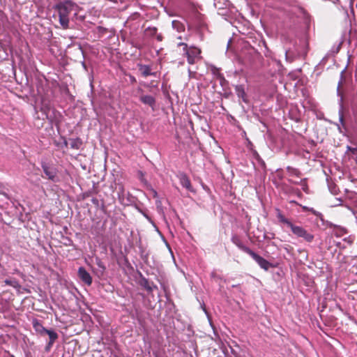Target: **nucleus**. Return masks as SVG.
I'll return each mask as SVG.
<instances>
[{
    "label": "nucleus",
    "mask_w": 357,
    "mask_h": 357,
    "mask_svg": "<svg viewBox=\"0 0 357 357\" xmlns=\"http://www.w3.org/2000/svg\"><path fill=\"white\" fill-rule=\"evenodd\" d=\"M53 8L61 27L64 29H68L70 15L73 12H74L75 15H77L78 6L70 0H66L59 1Z\"/></svg>",
    "instance_id": "obj_1"
},
{
    "label": "nucleus",
    "mask_w": 357,
    "mask_h": 357,
    "mask_svg": "<svg viewBox=\"0 0 357 357\" xmlns=\"http://www.w3.org/2000/svg\"><path fill=\"white\" fill-rule=\"evenodd\" d=\"M277 217L278 220L281 223L284 224L288 227H289L292 233L297 237L303 238L307 243H311L314 240V237L313 234L308 232L303 227L294 225L289 219L285 218V216L282 215L280 211L278 212Z\"/></svg>",
    "instance_id": "obj_2"
},
{
    "label": "nucleus",
    "mask_w": 357,
    "mask_h": 357,
    "mask_svg": "<svg viewBox=\"0 0 357 357\" xmlns=\"http://www.w3.org/2000/svg\"><path fill=\"white\" fill-rule=\"evenodd\" d=\"M178 45L183 47L184 54L187 57L189 64L193 65L196 63L197 59H201L202 50L199 48L193 46L188 47V45L185 43H179Z\"/></svg>",
    "instance_id": "obj_3"
},
{
    "label": "nucleus",
    "mask_w": 357,
    "mask_h": 357,
    "mask_svg": "<svg viewBox=\"0 0 357 357\" xmlns=\"http://www.w3.org/2000/svg\"><path fill=\"white\" fill-rule=\"evenodd\" d=\"M41 167L45 175L44 178H47L53 182H57L59 181L57 175L58 171L55 167L50 166L46 163H43Z\"/></svg>",
    "instance_id": "obj_4"
},
{
    "label": "nucleus",
    "mask_w": 357,
    "mask_h": 357,
    "mask_svg": "<svg viewBox=\"0 0 357 357\" xmlns=\"http://www.w3.org/2000/svg\"><path fill=\"white\" fill-rule=\"evenodd\" d=\"M258 264V265L265 271H268L272 266L271 264L266 259L259 256L258 254L252 251L249 255Z\"/></svg>",
    "instance_id": "obj_5"
},
{
    "label": "nucleus",
    "mask_w": 357,
    "mask_h": 357,
    "mask_svg": "<svg viewBox=\"0 0 357 357\" xmlns=\"http://www.w3.org/2000/svg\"><path fill=\"white\" fill-rule=\"evenodd\" d=\"M144 36L147 38L156 37L158 41L161 42L163 40V36L161 33H158V29L155 26L148 27L144 30Z\"/></svg>",
    "instance_id": "obj_6"
},
{
    "label": "nucleus",
    "mask_w": 357,
    "mask_h": 357,
    "mask_svg": "<svg viewBox=\"0 0 357 357\" xmlns=\"http://www.w3.org/2000/svg\"><path fill=\"white\" fill-rule=\"evenodd\" d=\"M78 276L88 286L92 284V278L84 267L79 268Z\"/></svg>",
    "instance_id": "obj_7"
},
{
    "label": "nucleus",
    "mask_w": 357,
    "mask_h": 357,
    "mask_svg": "<svg viewBox=\"0 0 357 357\" xmlns=\"http://www.w3.org/2000/svg\"><path fill=\"white\" fill-rule=\"evenodd\" d=\"M231 241L234 244H235L240 250L243 251L244 252L250 255V252L252 251L250 248L245 245L241 239V238L237 236L234 235L231 238Z\"/></svg>",
    "instance_id": "obj_8"
},
{
    "label": "nucleus",
    "mask_w": 357,
    "mask_h": 357,
    "mask_svg": "<svg viewBox=\"0 0 357 357\" xmlns=\"http://www.w3.org/2000/svg\"><path fill=\"white\" fill-rule=\"evenodd\" d=\"M139 100L144 105H147L151 107L153 110L154 109L155 105V98L149 95H142L139 97Z\"/></svg>",
    "instance_id": "obj_9"
},
{
    "label": "nucleus",
    "mask_w": 357,
    "mask_h": 357,
    "mask_svg": "<svg viewBox=\"0 0 357 357\" xmlns=\"http://www.w3.org/2000/svg\"><path fill=\"white\" fill-rule=\"evenodd\" d=\"M138 67H139V70L141 75L144 77H146L149 75H153V76L156 75V73L151 72V68L149 66L139 64Z\"/></svg>",
    "instance_id": "obj_10"
},
{
    "label": "nucleus",
    "mask_w": 357,
    "mask_h": 357,
    "mask_svg": "<svg viewBox=\"0 0 357 357\" xmlns=\"http://www.w3.org/2000/svg\"><path fill=\"white\" fill-rule=\"evenodd\" d=\"M140 285L143 287L149 293H151L153 289H156L157 287L153 285L152 282H150L147 279L142 278L140 281Z\"/></svg>",
    "instance_id": "obj_11"
},
{
    "label": "nucleus",
    "mask_w": 357,
    "mask_h": 357,
    "mask_svg": "<svg viewBox=\"0 0 357 357\" xmlns=\"http://www.w3.org/2000/svg\"><path fill=\"white\" fill-rule=\"evenodd\" d=\"M33 328L35 329V331L36 332H38V333H40V335H45L46 331L47 330L37 319H34L33 321Z\"/></svg>",
    "instance_id": "obj_12"
},
{
    "label": "nucleus",
    "mask_w": 357,
    "mask_h": 357,
    "mask_svg": "<svg viewBox=\"0 0 357 357\" xmlns=\"http://www.w3.org/2000/svg\"><path fill=\"white\" fill-rule=\"evenodd\" d=\"M48 335L50 337V341L48 343V347H52L54 342L58 339L57 333L53 330H47L45 333Z\"/></svg>",
    "instance_id": "obj_13"
},
{
    "label": "nucleus",
    "mask_w": 357,
    "mask_h": 357,
    "mask_svg": "<svg viewBox=\"0 0 357 357\" xmlns=\"http://www.w3.org/2000/svg\"><path fill=\"white\" fill-rule=\"evenodd\" d=\"M180 182L183 187L188 190H192V185L190 179L185 174H183L180 177Z\"/></svg>",
    "instance_id": "obj_14"
},
{
    "label": "nucleus",
    "mask_w": 357,
    "mask_h": 357,
    "mask_svg": "<svg viewBox=\"0 0 357 357\" xmlns=\"http://www.w3.org/2000/svg\"><path fill=\"white\" fill-rule=\"evenodd\" d=\"M82 144V140L79 137L75 139H70V146L71 149L77 150L80 149Z\"/></svg>",
    "instance_id": "obj_15"
},
{
    "label": "nucleus",
    "mask_w": 357,
    "mask_h": 357,
    "mask_svg": "<svg viewBox=\"0 0 357 357\" xmlns=\"http://www.w3.org/2000/svg\"><path fill=\"white\" fill-rule=\"evenodd\" d=\"M347 233V230L344 228L333 225V234L337 237L342 236Z\"/></svg>",
    "instance_id": "obj_16"
},
{
    "label": "nucleus",
    "mask_w": 357,
    "mask_h": 357,
    "mask_svg": "<svg viewBox=\"0 0 357 357\" xmlns=\"http://www.w3.org/2000/svg\"><path fill=\"white\" fill-rule=\"evenodd\" d=\"M172 26L178 32H183L185 31L184 24L178 20H174L172 22Z\"/></svg>",
    "instance_id": "obj_17"
},
{
    "label": "nucleus",
    "mask_w": 357,
    "mask_h": 357,
    "mask_svg": "<svg viewBox=\"0 0 357 357\" xmlns=\"http://www.w3.org/2000/svg\"><path fill=\"white\" fill-rule=\"evenodd\" d=\"M287 170L291 176H295L296 177H301V172L299 169L288 166Z\"/></svg>",
    "instance_id": "obj_18"
},
{
    "label": "nucleus",
    "mask_w": 357,
    "mask_h": 357,
    "mask_svg": "<svg viewBox=\"0 0 357 357\" xmlns=\"http://www.w3.org/2000/svg\"><path fill=\"white\" fill-rule=\"evenodd\" d=\"M289 182L291 183H293L294 184H300L303 186V190L304 192H308V185H307V179L306 178H303L301 181V182H296V181H292L291 180H289Z\"/></svg>",
    "instance_id": "obj_19"
},
{
    "label": "nucleus",
    "mask_w": 357,
    "mask_h": 357,
    "mask_svg": "<svg viewBox=\"0 0 357 357\" xmlns=\"http://www.w3.org/2000/svg\"><path fill=\"white\" fill-rule=\"evenodd\" d=\"M6 284L11 286L14 288H19L20 287L18 281L15 279H6L4 280Z\"/></svg>",
    "instance_id": "obj_20"
},
{
    "label": "nucleus",
    "mask_w": 357,
    "mask_h": 357,
    "mask_svg": "<svg viewBox=\"0 0 357 357\" xmlns=\"http://www.w3.org/2000/svg\"><path fill=\"white\" fill-rule=\"evenodd\" d=\"M116 190L120 196L121 195H123L124 193V187L121 183H117L116 184Z\"/></svg>",
    "instance_id": "obj_21"
},
{
    "label": "nucleus",
    "mask_w": 357,
    "mask_h": 357,
    "mask_svg": "<svg viewBox=\"0 0 357 357\" xmlns=\"http://www.w3.org/2000/svg\"><path fill=\"white\" fill-rule=\"evenodd\" d=\"M236 91L238 92V96H243L245 95V91L243 90V89L241 87V86H238L236 88Z\"/></svg>",
    "instance_id": "obj_22"
},
{
    "label": "nucleus",
    "mask_w": 357,
    "mask_h": 357,
    "mask_svg": "<svg viewBox=\"0 0 357 357\" xmlns=\"http://www.w3.org/2000/svg\"><path fill=\"white\" fill-rule=\"evenodd\" d=\"M348 149L354 154H356L357 153V149L356 148H352L350 146H348Z\"/></svg>",
    "instance_id": "obj_23"
},
{
    "label": "nucleus",
    "mask_w": 357,
    "mask_h": 357,
    "mask_svg": "<svg viewBox=\"0 0 357 357\" xmlns=\"http://www.w3.org/2000/svg\"><path fill=\"white\" fill-rule=\"evenodd\" d=\"M98 266L100 268H102L103 269H105V266L102 265V261H99L98 263H97Z\"/></svg>",
    "instance_id": "obj_24"
},
{
    "label": "nucleus",
    "mask_w": 357,
    "mask_h": 357,
    "mask_svg": "<svg viewBox=\"0 0 357 357\" xmlns=\"http://www.w3.org/2000/svg\"><path fill=\"white\" fill-rule=\"evenodd\" d=\"M296 191H297V195H298V197H301V196L302 195V194H301V191H300L298 189H297V190H296Z\"/></svg>",
    "instance_id": "obj_25"
},
{
    "label": "nucleus",
    "mask_w": 357,
    "mask_h": 357,
    "mask_svg": "<svg viewBox=\"0 0 357 357\" xmlns=\"http://www.w3.org/2000/svg\"><path fill=\"white\" fill-rule=\"evenodd\" d=\"M290 203L297 204L296 201H291Z\"/></svg>",
    "instance_id": "obj_26"
},
{
    "label": "nucleus",
    "mask_w": 357,
    "mask_h": 357,
    "mask_svg": "<svg viewBox=\"0 0 357 357\" xmlns=\"http://www.w3.org/2000/svg\"><path fill=\"white\" fill-rule=\"evenodd\" d=\"M288 248H290V250H293L292 247H291L290 245H287Z\"/></svg>",
    "instance_id": "obj_27"
},
{
    "label": "nucleus",
    "mask_w": 357,
    "mask_h": 357,
    "mask_svg": "<svg viewBox=\"0 0 357 357\" xmlns=\"http://www.w3.org/2000/svg\"><path fill=\"white\" fill-rule=\"evenodd\" d=\"M303 208L304 210H307V207L303 206Z\"/></svg>",
    "instance_id": "obj_28"
},
{
    "label": "nucleus",
    "mask_w": 357,
    "mask_h": 357,
    "mask_svg": "<svg viewBox=\"0 0 357 357\" xmlns=\"http://www.w3.org/2000/svg\"><path fill=\"white\" fill-rule=\"evenodd\" d=\"M284 248L289 252V248L287 247H286Z\"/></svg>",
    "instance_id": "obj_29"
},
{
    "label": "nucleus",
    "mask_w": 357,
    "mask_h": 357,
    "mask_svg": "<svg viewBox=\"0 0 357 357\" xmlns=\"http://www.w3.org/2000/svg\"><path fill=\"white\" fill-rule=\"evenodd\" d=\"M355 161H356V162L357 164V156H356V158Z\"/></svg>",
    "instance_id": "obj_30"
}]
</instances>
